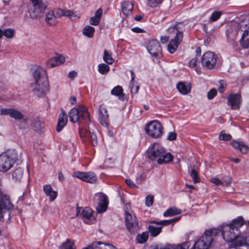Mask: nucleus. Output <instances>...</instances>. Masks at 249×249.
I'll return each mask as SVG.
<instances>
[{
    "instance_id": "obj_6",
    "label": "nucleus",
    "mask_w": 249,
    "mask_h": 249,
    "mask_svg": "<svg viewBox=\"0 0 249 249\" xmlns=\"http://www.w3.org/2000/svg\"><path fill=\"white\" fill-rule=\"evenodd\" d=\"M13 208L14 205L10 200V197L0 193V221L4 220L5 216H8L9 219Z\"/></svg>"
},
{
    "instance_id": "obj_28",
    "label": "nucleus",
    "mask_w": 249,
    "mask_h": 249,
    "mask_svg": "<svg viewBox=\"0 0 249 249\" xmlns=\"http://www.w3.org/2000/svg\"><path fill=\"white\" fill-rule=\"evenodd\" d=\"M173 160V157L170 153H164L160 156L157 160V162L160 164H166L172 161Z\"/></svg>"
},
{
    "instance_id": "obj_7",
    "label": "nucleus",
    "mask_w": 249,
    "mask_h": 249,
    "mask_svg": "<svg viewBox=\"0 0 249 249\" xmlns=\"http://www.w3.org/2000/svg\"><path fill=\"white\" fill-rule=\"evenodd\" d=\"M162 129L160 123L156 120L147 123L145 126L146 134L154 138H158L162 136Z\"/></svg>"
},
{
    "instance_id": "obj_9",
    "label": "nucleus",
    "mask_w": 249,
    "mask_h": 249,
    "mask_svg": "<svg viewBox=\"0 0 249 249\" xmlns=\"http://www.w3.org/2000/svg\"><path fill=\"white\" fill-rule=\"evenodd\" d=\"M80 136L85 143L91 144L93 146L97 145L98 141L96 135L93 132L87 129L86 127L82 126L79 128Z\"/></svg>"
},
{
    "instance_id": "obj_39",
    "label": "nucleus",
    "mask_w": 249,
    "mask_h": 249,
    "mask_svg": "<svg viewBox=\"0 0 249 249\" xmlns=\"http://www.w3.org/2000/svg\"><path fill=\"white\" fill-rule=\"evenodd\" d=\"M98 71L102 74H106L110 70V67L107 64L101 63L98 65Z\"/></svg>"
},
{
    "instance_id": "obj_3",
    "label": "nucleus",
    "mask_w": 249,
    "mask_h": 249,
    "mask_svg": "<svg viewBox=\"0 0 249 249\" xmlns=\"http://www.w3.org/2000/svg\"><path fill=\"white\" fill-rule=\"evenodd\" d=\"M184 27V24L182 22H176L172 24L167 29L169 36L160 37V41L163 44L166 43L170 37H173L171 39L167 47L168 51L170 53H174L179 44L182 42L183 37L182 30Z\"/></svg>"
},
{
    "instance_id": "obj_8",
    "label": "nucleus",
    "mask_w": 249,
    "mask_h": 249,
    "mask_svg": "<svg viewBox=\"0 0 249 249\" xmlns=\"http://www.w3.org/2000/svg\"><path fill=\"white\" fill-rule=\"evenodd\" d=\"M93 202L98 213H103L107 210L108 201L107 196L104 193L95 194L93 197Z\"/></svg>"
},
{
    "instance_id": "obj_15",
    "label": "nucleus",
    "mask_w": 249,
    "mask_h": 249,
    "mask_svg": "<svg viewBox=\"0 0 249 249\" xmlns=\"http://www.w3.org/2000/svg\"><path fill=\"white\" fill-rule=\"evenodd\" d=\"M241 103V96L240 94H230L228 97V105L232 109H239Z\"/></svg>"
},
{
    "instance_id": "obj_18",
    "label": "nucleus",
    "mask_w": 249,
    "mask_h": 249,
    "mask_svg": "<svg viewBox=\"0 0 249 249\" xmlns=\"http://www.w3.org/2000/svg\"><path fill=\"white\" fill-rule=\"evenodd\" d=\"M108 119V114L107 108L104 105L100 106L99 110V120L103 126H107Z\"/></svg>"
},
{
    "instance_id": "obj_38",
    "label": "nucleus",
    "mask_w": 249,
    "mask_h": 249,
    "mask_svg": "<svg viewBox=\"0 0 249 249\" xmlns=\"http://www.w3.org/2000/svg\"><path fill=\"white\" fill-rule=\"evenodd\" d=\"M149 237L147 232H143L142 234H138L136 237V240L138 243L143 244L145 243Z\"/></svg>"
},
{
    "instance_id": "obj_50",
    "label": "nucleus",
    "mask_w": 249,
    "mask_h": 249,
    "mask_svg": "<svg viewBox=\"0 0 249 249\" xmlns=\"http://www.w3.org/2000/svg\"><path fill=\"white\" fill-rule=\"evenodd\" d=\"M217 94V91L215 89H211L207 94L208 98L210 100L213 99Z\"/></svg>"
},
{
    "instance_id": "obj_58",
    "label": "nucleus",
    "mask_w": 249,
    "mask_h": 249,
    "mask_svg": "<svg viewBox=\"0 0 249 249\" xmlns=\"http://www.w3.org/2000/svg\"><path fill=\"white\" fill-rule=\"evenodd\" d=\"M198 62V59L196 58H192L189 62V66L192 68L195 67Z\"/></svg>"
},
{
    "instance_id": "obj_41",
    "label": "nucleus",
    "mask_w": 249,
    "mask_h": 249,
    "mask_svg": "<svg viewBox=\"0 0 249 249\" xmlns=\"http://www.w3.org/2000/svg\"><path fill=\"white\" fill-rule=\"evenodd\" d=\"M222 13L221 11H214L211 15L210 18V22H215L220 18Z\"/></svg>"
},
{
    "instance_id": "obj_43",
    "label": "nucleus",
    "mask_w": 249,
    "mask_h": 249,
    "mask_svg": "<svg viewBox=\"0 0 249 249\" xmlns=\"http://www.w3.org/2000/svg\"><path fill=\"white\" fill-rule=\"evenodd\" d=\"M105 243L100 241H95L90 246V249H103Z\"/></svg>"
},
{
    "instance_id": "obj_1",
    "label": "nucleus",
    "mask_w": 249,
    "mask_h": 249,
    "mask_svg": "<svg viewBox=\"0 0 249 249\" xmlns=\"http://www.w3.org/2000/svg\"><path fill=\"white\" fill-rule=\"evenodd\" d=\"M244 223L243 217L239 216L233 219L229 224H224L221 231L219 230L223 239L230 243L231 246L240 247L247 244L248 237L241 235L239 230Z\"/></svg>"
},
{
    "instance_id": "obj_44",
    "label": "nucleus",
    "mask_w": 249,
    "mask_h": 249,
    "mask_svg": "<svg viewBox=\"0 0 249 249\" xmlns=\"http://www.w3.org/2000/svg\"><path fill=\"white\" fill-rule=\"evenodd\" d=\"M15 31L11 28H8L4 30L3 36L7 38H12L14 35Z\"/></svg>"
},
{
    "instance_id": "obj_56",
    "label": "nucleus",
    "mask_w": 249,
    "mask_h": 249,
    "mask_svg": "<svg viewBox=\"0 0 249 249\" xmlns=\"http://www.w3.org/2000/svg\"><path fill=\"white\" fill-rule=\"evenodd\" d=\"M177 139V134L174 132H169L167 136V140L169 141H174Z\"/></svg>"
},
{
    "instance_id": "obj_60",
    "label": "nucleus",
    "mask_w": 249,
    "mask_h": 249,
    "mask_svg": "<svg viewBox=\"0 0 249 249\" xmlns=\"http://www.w3.org/2000/svg\"><path fill=\"white\" fill-rule=\"evenodd\" d=\"M126 184L132 188H135L136 187V185L132 182V180L130 179H126L125 180Z\"/></svg>"
},
{
    "instance_id": "obj_46",
    "label": "nucleus",
    "mask_w": 249,
    "mask_h": 249,
    "mask_svg": "<svg viewBox=\"0 0 249 249\" xmlns=\"http://www.w3.org/2000/svg\"><path fill=\"white\" fill-rule=\"evenodd\" d=\"M190 176L193 178L194 182L195 183H198L200 181V179L198 176V173L195 169H193L191 171Z\"/></svg>"
},
{
    "instance_id": "obj_14",
    "label": "nucleus",
    "mask_w": 249,
    "mask_h": 249,
    "mask_svg": "<svg viewBox=\"0 0 249 249\" xmlns=\"http://www.w3.org/2000/svg\"><path fill=\"white\" fill-rule=\"evenodd\" d=\"M73 176L90 183H95L97 180L95 174L92 172H82L77 171L73 173Z\"/></svg>"
},
{
    "instance_id": "obj_63",
    "label": "nucleus",
    "mask_w": 249,
    "mask_h": 249,
    "mask_svg": "<svg viewBox=\"0 0 249 249\" xmlns=\"http://www.w3.org/2000/svg\"><path fill=\"white\" fill-rule=\"evenodd\" d=\"M130 209V206L129 204H126L125 205V208H124V212L125 213V216L126 215L127 213H130L129 212V209Z\"/></svg>"
},
{
    "instance_id": "obj_21",
    "label": "nucleus",
    "mask_w": 249,
    "mask_h": 249,
    "mask_svg": "<svg viewBox=\"0 0 249 249\" xmlns=\"http://www.w3.org/2000/svg\"><path fill=\"white\" fill-rule=\"evenodd\" d=\"M65 61V58L62 55H57L50 59L47 63V67L51 68L61 65Z\"/></svg>"
},
{
    "instance_id": "obj_42",
    "label": "nucleus",
    "mask_w": 249,
    "mask_h": 249,
    "mask_svg": "<svg viewBox=\"0 0 249 249\" xmlns=\"http://www.w3.org/2000/svg\"><path fill=\"white\" fill-rule=\"evenodd\" d=\"M163 0H147V6L150 7H156L162 2Z\"/></svg>"
},
{
    "instance_id": "obj_17",
    "label": "nucleus",
    "mask_w": 249,
    "mask_h": 249,
    "mask_svg": "<svg viewBox=\"0 0 249 249\" xmlns=\"http://www.w3.org/2000/svg\"><path fill=\"white\" fill-rule=\"evenodd\" d=\"M0 114L9 115L16 120H20L23 118V115L18 110L13 108H1Z\"/></svg>"
},
{
    "instance_id": "obj_52",
    "label": "nucleus",
    "mask_w": 249,
    "mask_h": 249,
    "mask_svg": "<svg viewBox=\"0 0 249 249\" xmlns=\"http://www.w3.org/2000/svg\"><path fill=\"white\" fill-rule=\"evenodd\" d=\"M67 13L69 14L67 17H69L71 20H75L79 18V17L75 13L70 10H68Z\"/></svg>"
},
{
    "instance_id": "obj_16",
    "label": "nucleus",
    "mask_w": 249,
    "mask_h": 249,
    "mask_svg": "<svg viewBox=\"0 0 249 249\" xmlns=\"http://www.w3.org/2000/svg\"><path fill=\"white\" fill-rule=\"evenodd\" d=\"M164 153V149L159 143H155L153 144L148 156L149 158L153 160L158 157L159 158L160 156Z\"/></svg>"
},
{
    "instance_id": "obj_36",
    "label": "nucleus",
    "mask_w": 249,
    "mask_h": 249,
    "mask_svg": "<svg viewBox=\"0 0 249 249\" xmlns=\"http://www.w3.org/2000/svg\"><path fill=\"white\" fill-rule=\"evenodd\" d=\"M104 61L108 65H111L114 62V59L112 57V53L107 50H105L103 55Z\"/></svg>"
},
{
    "instance_id": "obj_4",
    "label": "nucleus",
    "mask_w": 249,
    "mask_h": 249,
    "mask_svg": "<svg viewBox=\"0 0 249 249\" xmlns=\"http://www.w3.org/2000/svg\"><path fill=\"white\" fill-rule=\"evenodd\" d=\"M21 153L14 149L7 150L0 154V172H6L21 160Z\"/></svg>"
},
{
    "instance_id": "obj_13",
    "label": "nucleus",
    "mask_w": 249,
    "mask_h": 249,
    "mask_svg": "<svg viewBox=\"0 0 249 249\" xmlns=\"http://www.w3.org/2000/svg\"><path fill=\"white\" fill-rule=\"evenodd\" d=\"M76 211V215L80 216L87 224H90L91 221L94 220V216L92 214V210L90 208L85 207L82 209L77 207Z\"/></svg>"
},
{
    "instance_id": "obj_25",
    "label": "nucleus",
    "mask_w": 249,
    "mask_h": 249,
    "mask_svg": "<svg viewBox=\"0 0 249 249\" xmlns=\"http://www.w3.org/2000/svg\"><path fill=\"white\" fill-rule=\"evenodd\" d=\"M133 8V4L129 1H124L122 3L121 9L122 13L126 16L131 14Z\"/></svg>"
},
{
    "instance_id": "obj_49",
    "label": "nucleus",
    "mask_w": 249,
    "mask_h": 249,
    "mask_svg": "<svg viewBox=\"0 0 249 249\" xmlns=\"http://www.w3.org/2000/svg\"><path fill=\"white\" fill-rule=\"evenodd\" d=\"M154 202V197L153 196H149L146 197L145 200V205L148 206L150 207L151 206Z\"/></svg>"
},
{
    "instance_id": "obj_26",
    "label": "nucleus",
    "mask_w": 249,
    "mask_h": 249,
    "mask_svg": "<svg viewBox=\"0 0 249 249\" xmlns=\"http://www.w3.org/2000/svg\"><path fill=\"white\" fill-rule=\"evenodd\" d=\"M43 190L46 195L49 196L51 201H53L56 198L57 193L53 189L50 185H45L43 187Z\"/></svg>"
},
{
    "instance_id": "obj_33",
    "label": "nucleus",
    "mask_w": 249,
    "mask_h": 249,
    "mask_svg": "<svg viewBox=\"0 0 249 249\" xmlns=\"http://www.w3.org/2000/svg\"><path fill=\"white\" fill-rule=\"evenodd\" d=\"M45 21L50 25H55L57 21L53 11H50L46 16Z\"/></svg>"
},
{
    "instance_id": "obj_40",
    "label": "nucleus",
    "mask_w": 249,
    "mask_h": 249,
    "mask_svg": "<svg viewBox=\"0 0 249 249\" xmlns=\"http://www.w3.org/2000/svg\"><path fill=\"white\" fill-rule=\"evenodd\" d=\"M59 249H75L74 248V243L67 239L60 247Z\"/></svg>"
},
{
    "instance_id": "obj_47",
    "label": "nucleus",
    "mask_w": 249,
    "mask_h": 249,
    "mask_svg": "<svg viewBox=\"0 0 249 249\" xmlns=\"http://www.w3.org/2000/svg\"><path fill=\"white\" fill-rule=\"evenodd\" d=\"M221 182L222 185L229 186L231 182V177L230 176H224L222 178Z\"/></svg>"
},
{
    "instance_id": "obj_20",
    "label": "nucleus",
    "mask_w": 249,
    "mask_h": 249,
    "mask_svg": "<svg viewBox=\"0 0 249 249\" xmlns=\"http://www.w3.org/2000/svg\"><path fill=\"white\" fill-rule=\"evenodd\" d=\"M77 109L79 111V114H80L81 116L80 121H84L85 124H89L90 122V120L87 108L85 106L81 105L79 106Z\"/></svg>"
},
{
    "instance_id": "obj_5",
    "label": "nucleus",
    "mask_w": 249,
    "mask_h": 249,
    "mask_svg": "<svg viewBox=\"0 0 249 249\" xmlns=\"http://www.w3.org/2000/svg\"><path fill=\"white\" fill-rule=\"evenodd\" d=\"M28 11L32 18H39L43 15L47 5L43 0H30Z\"/></svg>"
},
{
    "instance_id": "obj_64",
    "label": "nucleus",
    "mask_w": 249,
    "mask_h": 249,
    "mask_svg": "<svg viewBox=\"0 0 249 249\" xmlns=\"http://www.w3.org/2000/svg\"><path fill=\"white\" fill-rule=\"evenodd\" d=\"M76 75V73L74 71H72L69 72V77L70 78H73L74 77H75Z\"/></svg>"
},
{
    "instance_id": "obj_61",
    "label": "nucleus",
    "mask_w": 249,
    "mask_h": 249,
    "mask_svg": "<svg viewBox=\"0 0 249 249\" xmlns=\"http://www.w3.org/2000/svg\"><path fill=\"white\" fill-rule=\"evenodd\" d=\"M103 249H116L115 247L111 244H104Z\"/></svg>"
},
{
    "instance_id": "obj_12",
    "label": "nucleus",
    "mask_w": 249,
    "mask_h": 249,
    "mask_svg": "<svg viewBox=\"0 0 249 249\" xmlns=\"http://www.w3.org/2000/svg\"><path fill=\"white\" fill-rule=\"evenodd\" d=\"M201 62L202 66L207 69L214 68L216 63V57L211 52L205 53L202 56Z\"/></svg>"
},
{
    "instance_id": "obj_22",
    "label": "nucleus",
    "mask_w": 249,
    "mask_h": 249,
    "mask_svg": "<svg viewBox=\"0 0 249 249\" xmlns=\"http://www.w3.org/2000/svg\"><path fill=\"white\" fill-rule=\"evenodd\" d=\"M67 121V115L63 109H62L61 112L58 117V124L56 126V130L57 132H60L62 130L63 128L66 125Z\"/></svg>"
},
{
    "instance_id": "obj_34",
    "label": "nucleus",
    "mask_w": 249,
    "mask_h": 249,
    "mask_svg": "<svg viewBox=\"0 0 249 249\" xmlns=\"http://www.w3.org/2000/svg\"><path fill=\"white\" fill-rule=\"evenodd\" d=\"M181 211L176 207H171L167 209L163 213L165 217L172 216L181 213Z\"/></svg>"
},
{
    "instance_id": "obj_24",
    "label": "nucleus",
    "mask_w": 249,
    "mask_h": 249,
    "mask_svg": "<svg viewBox=\"0 0 249 249\" xmlns=\"http://www.w3.org/2000/svg\"><path fill=\"white\" fill-rule=\"evenodd\" d=\"M177 88L181 94L185 95L191 91V86L190 83L180 82L177 84Z\"/></svg>"
},
{
    "instance_id": "obj_62",
    "label": "nucleus",
    "mask_w": 249,
    "mask_h": 249,
    "mask_svg": "<svg viewBox=\"0 0 249 249\" xmlns=\"http://www.w3.org/2000/svg\"><path fill=\"white\" fill-rule=\"evenodd\" d=\"M130 72L131 73V79L129 83H130L131 84H132L133 83H135V74L132 70H130Z\"/></svg>"
},
{
    "instance_id": "obj_35",
    "label": "nucleus",
    "mask_w": 249,
    "mask_h": 249,
    "mask_svg": "<svg viewBox=\"0 0 249 249\" xmlns=\"http://www.w3.org/2000/svg\"><path fill=\"white\" fill-rule=\"evenodd\" d=\"M95 28L89 25L86 26L82 30L83 35L89 38H91L94 36Z\"/></svg>"
},
{
    "instance_id": "obj_27",
    "label": "nucleus",
    "mask_w": 249,
    "mask_h": 249,
    "mask_svg": "<svg viewBox=\"0 0 249 249\" xmlns=\"http://www.w3.org/2000/svg\"><path fill=\"white\" fill-rule=\"evenodd\" d=\"M112 95L118 96L120 100H124L125 99V94L123 93V89L120 86H117L114 87L111 91Z\"/></svg>"
},
{
    "instance_id": "obj_59",
    "label": "nucleus",
    "mask_w": 249,
    "mask_h": 249,
    "mask_svg": "<svg viewBox=\"0 0 249 249\" xmlns=\"http://www.w3.org/2000/svg\"><path fill=\"white\" fill-rule=\"evenodd\" d=\"M103 14V10L101 8L98 9L95 13L94 17L98 18L99 19H101V18L102 17Z\"/></svg>"
},
{
    "instance_id": "obj_30",
    "label": "nucleus",
    "mask_w": 249,
    "mask_h": 249,
    "mask_svg": "<svg viewBox=\"0 0 249 249\" xmlns=\"http://www.w3.org/2000/svg\"><path fill=\"white\" fill-rule=\"evenodd\" d=\"M179 219H180V217H176V218H172V219H169V220H161L159 222H158V221H156L155 220H152V221H151L150 222L151 223L156 224V225H160V226H162V227L163 226L169 225L171 224L174 223L176 222L179 220Z\"/></svg>"
},
{
    "instance_id": "obj_54",
    "label": "nucleus",
    "mask_w": 249,
    "mask_h": 249,
    "mask_svg": "<svg viewBox=\"0 0 249 249\" xmlns=\"http://www.w3.org/2000/svg\"><path fill=\"white\" fill-rule=\"evenodd\" d=\"M146 178V176L143 173L138 175L136 178V181L138 183H142Z\"/></svg>"
},
{
    "instance_id": "obj_11",
    "label": "nucleus",
    "mask_w": 249,
    "mask_h": 249,
    "mask_svg": "<svg viewBox=\"0 0 249 249\" xmlns=\"http://www.w3.org/2000/svg\"><path fill=\"white\" fill-rule=\"evenodd\" d=\"M146 48L151 55L157 58H160L162 56L161 48L159 41L155 39L149 40L146 46Z\"/></svg>"
},
{
    "instance_id": "obj_19",
    "label": "nucleus",
    "mask_w": 249,
    "mask_h": 249,
    "mask_svg": "<svg viewBox=\"0 0 249 249\" xmlns=\"http://www.w3.org/2000/svg\"><path fill=\"white\" fill-rule=\"evenodd\" d=\"M69 117L70 121L72 123L78 122L80 124H85L84 121H80L81 116L77 108L74 107L71 109L69 113Z\"/></svg>"
},
{
    "instance_id": "obj_23",
    "label": "nucleus",
    "mask_w": 249,
    "mask_h": 249,
    "mask_svg": "<svg viewBox=\"0 0 249 249\" xmlns=\"http://www.w3.org/2000/svg\"><path fill=\"white\" fill-rule=\"evenodd\" d=\"M231 144L234 148L240 151L242 154H246L249 149V147L243 142L233 141Z\"/></svg>"
},
{
    "instance_id": "obj_51",
    "label": "nucleus",
    "mask_w": 249,
    "mask_h": 249,
    "mask_svg": "<svg viewBox=\"0 0 249 249\" xmlns=\"http://www.w3.org/2000/svg\"><path fill=\"white\" fill-rule=\"evenodd\" d=\"M100 21V19L94 16L90 18L89 19L90 24L94 26L98 25Z\"/></svg>"
},
{
    "instance_id": "obj_55",
    "label": "nucleus",
    "mask_w": 249,
    "mask_h": 249,
    "mask_svg": "<svg viewBox=\"0 0 249 249\" xmlns=\"http://www.w3.org/2000/svg\"><path fill=\"white\" fill-rule=\"evenodd\" d=\"M220 86L218 87V91L220 93H223L224 92V89L226 87V84L223 80H220L219 82Z\"/></svg>"
},
{
    "instance_id": "obj_57",
    "label": "nucleus",
    "mask_w": 249,
    "mask_h": 249,
    "mask_svg": "<svg viewBox=\"0 0 249 249\" xmlns=\"http://www.w3.org/2000/svg\"><path fill=\"white\" fill-rule=\"evenodd\" d=\"M211 182L216 185H222L221 180L218 178H213L211 179Z\"/></svg>"
},
{
    "instance_id": "obj_10",
    "label": "nucleus",
    "mask_w": 249,
    "mask_h": 249,
    "mask_svg": "<svg viewBox=\"0 0 249 249\" xmlns=\"http://www.w3.org/2000/svg\"><path fill=\"white\" fill-rule=\"evenodd\" d=\"M125 223L127 230L132 234H135L140 229L137 217L131 213L126 214L125 217Z\"/></svg>"
},
{
    "instance_id": "obj_31",
    "label": "nucleus",
    "mask_w": 249,
    "mask_h": 249,
    "mask_svg": "<svg viewBox=\"0 0 249 249\" xmlns=\"http://www.w3.org/2000/svg\"><path fill=\"white\" fill-rule=\"evenodd\" d=\"M148 229L149 232L151 234V235L153 237H156L161 232L162 226H160V225H159L158 226L149 225Z\"/></svg>"
},
{
    "instance_id": "obj_53",
    "label": "nucleus",
    "mask_w": 249,
    "mask_h": 249,
    "mask_svg": "<svg viewBox=\"0 0 249 249\" xmlns=\"http://www.w3.org/2000/svg\"><path fill=\"white\" fill-rule=\"evenodd\" d=\"M68 10H65L61 9H57L56 11V15L59 17L61 16H65L67 17V15H69L68 13H67Z\"/></svg>"
},
{
    "instance_id": "obj_32",
    "label": "nucleus",
    "mask_w": 249,
    "mask_h": 249,
    "mask_svg": "<svg viewBox=\"0 0 249 249\" xmlns=\"http://www.w3.org/2000/svg\"><path fill=\"white\" fill-rule=\"evenodd\" d=\"M32 126L36 131H40L44 127L43 123L39 118H36L33 121Z\"/></svg>"
},
{
    "instance_id": "obj_48",
    "label": "nucleus",
    "mask_w": 249,
    "mask_h": 249,
    "mask_svg": "<svg viewBox=\"0 0 249 249\" xmlns=\"http://www.w3.org/2000/svg\"><path fill=\"white\" fill-rule=\"evenodd\" d=\"M129 87L131 90V92L132 94H136L139 90L140 87L138 85L133 83L132 84H131L129 83Z\"/></svg>"
},
{
    "instance_id": "obj_45",
    "label": "nucleus",
    "mask_w": 249,
    "mask_h": 249,
    "mask_svg": "<svg viewBox=\"0 0 249 249\" xmlns=\"http://www.w3.org/2000/svg\"><path fill=\"white\" fill-rule=\"evenodd\" d=\"M219 139L221 141H229L231 139V136L230 134H226L225 131H222L219 134Z\"/></svg>"
},
{
    "instance_id": "obj_2",
    "label": "nucleus",
    "mask_w": 249,
    "mask_h": 249,
    "mask_svg": "<svg viewBox=\"0 0 249 249\" xmlns=\"http://www.w3.org/2000/svg\"><path fill=\"white\" fill-rule=\"evenodd\" d=\"M34 83L31 85L34 93L38 97L45 96L49 90L48 76L46 71L39 66L33 68Z\"/></svg>"
},
{
    "instance_id": "obj_37",
    "label": "nucleus",
    "mask_w": 249,
    "mask_h": 249,
    "mask_svg": "<svg viewBox=\"0 0 249 249\" xmlns=\"http://www.w3.org/2000/svg\"><path fill=\"white\" fill-rule=\"evenodd\" d=\"M23 174V170L21 168L16 169L13 173L12 176L15 181H20Z\"/></svg>"
},
{
    "instance_id": "obj_29",
    "label": "nucleus",
    "mask_w": 249,
    "mask_h": 249,
    "mask_svg": "<svg viewBox=\"0 0 249 249\" xmlns=\"http://www.w3.org/2000/svg\"><path fill=\"white\" fill-rule=\"evenodd\" d=\"M240 44L244 48H249V29L243 32L240 40Z\"/></svg>"
}]
</instances>
